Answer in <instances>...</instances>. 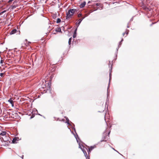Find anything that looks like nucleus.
<instances>
[{
  "label": "nucleus",
  "instance_id": "bb28decb",
  "mask_svg": "<svg viewBox=\"0 0 159 159\" xmlns=\"http://www.w3.org/2000/svg\"><path fill=\"white\" fill-rule=\"evenodd\" d=\"M34 110H35V111H34V112H35V114L36 115L40 116H43L42 115L40 114L39 113H38V110H37V109H36L34 108Z\"/></svg>",
  "mask_w": 159,
  "mask_h": 159
},
{
  "label": "nucleus",
  "instance_id": "13d9d810",
  "mask_svg": "<svg viewBox=\"0 0 159 159\" xmlns=\"http://www.w3.org/2000/svg\"><path fill=\"white\" fill-rule=\"evenodd\" d=\"M56 120H57V121H61V120H60V118H59L58 117V118H57Z\"/></svg>",
  "mask_w": 159,
  "mask_h": 159
},
{
  "label": "nucleus",
  "instance_id": "5fc2aeb1",
  "mask_svg": "<svg viewBox=\"0 0 159 159\" xmlns=\"http://www.w3.org/2000/svg\"><path fill=\"white\" fill-rule=\"evenodd\" d=\"M18 2L17 1H14L13 2V4H14V5H16V4Z\"/></svg>",
  "mask_w": 159,
  "mask_h": 159
},
{
  "label": "nucleus",
  "instance_id": "49530a36",
  "mask_svg": "<svg viewBox=\"0 0 159 159\" xmlns=\"http://www.w3.org/2000/svg\"><path fill=\"white\" fill-rule=\"evenodd\" d=\"M4 73H0V75L2 77H4Z\"/></svg>",
  "mask_w": 159,
  "mask_h": 159
},
{
  "label": "nucleus",
  "instance_id": "79ce46f5",
  "mask_svg": "<svg viewBox=\"0 0 159 159\" xmlns=\"http://www.w3.org/2000/svg\"><path fill=\"white\" fill-rule=\"evenodd\" d=\"M64 122L67 125H71L70 123H69V122L64 121Z\"/></svg>",
  "mask_w": 159,
  "mask_h": 159
},
{
  "label": "nucleus",
  "instance_id": "3c124183",
  "mask_svg": "<svg viewBox=\"0 0 159 159\" xmlns=\"http://www.w3.org/2000/svg\"><path fill=\"white\" fill-rule=\"evenodd\" d=\"M133 18H134V16H133L131 19H130V20L129 21V22H130L132 21L133 20Z\"/></svg>",
  "mask_w": 159,
  "mask_h": 159
},
{
  "label": "nucleus",
  "instance_id": "a19ab883",
  "mask_svg": "<svg viewBox=\"0 0 159 159\" xmlns=\"http://www.w3.org/2000/svg\"><path fill=\"white\" fill-rule=\"evenodd\" d=\"M64 118H65L66 119V121H67V122H69L70 121V120L69 119V118L66 116H65L64 117Z\"/></svg>",
  "mask_w": 159,
  "mask_h": 159
},
{
  "label": "nucleus",
  "instance_id": "dca6fc26",
  "mask_svg": "<svg viewBox=\"0 0 159 159\" xmlns=\"http://www.w3.org/2000/svg\"><path fill=\"white\" fill-rule=\"evenodd\" d=\"M109 100H106V102H105V109L106 110V108H107V110H106V111H107L108 110V106L109 103Z\"/></svg>",
  "mask_w": 159,
  "mask_h": 159
},
{
  "label": "nucleus",
  "instance_id": "864d4df0",
  "mask_svg": "<svg viewBox=\"0 0 159 159\" xmlns=\"http://www.w3.org/2000/svg\"><path fill=\"white\" fill-rule=\"evenodd\" d=\"M86 17V16H84V17L80 19V20H81L82 21Z\"/></svg>",
  "mask_w": 159,
  "mask_h": 159
},
{
  "label": "nucleus",
  "instance_id": "2f4dec72",
  "mask_svg": "<svg viewBox=\"0 0 159 159\" xmlns=\"http://www.w3.org/2000/svg\"><path fill=\"white\" fill-rule=\"evenodd\" d=\"M73 125H70V126H71V128L73 129L75 132H76V130L75 128V125L74 124H73Z\"/></svg>",
  "mask_w": 159,
  "mask_h": 159
},
{
  "label": "nucleus",
  "instance_id": "37998d69",
  "mask_svg": "<svg viewBox=\"0 0 159 159\" xmlns=\"http://www.w3.org/2000/svg\"><path fill=\"white\" fill-rule=\"evenodd\" d=\"M80 41V39H76L75 41V43L76 44V43H78Z\"/></svg>",
  "mask_w": 159,
  "mask_h": 159
},
{
  "label": "nucleus",
  "instance_id": "7c9ffc66",
  "mask_svg": "<svg viewBox=\"0 0 159 159\" xmlns=\"http://www.w3.org/2000/svg\"><path fill=\"white\" fill-rule=\"evenodd\" d=\"M5 143L4 144H2L1 145L2 146H8L9 145V143H8V142H5Z\"/></svg>",
  "mask_w": 159,
  "mask_h": 159
},
{
  "label": "nucleus",
  "instance_id": "ddd939ff",
  "mask_svg": "<svg viewBox=\"0 0 159 159\" xmlns=\"http://www.w3.org/2000/svg\"><path fill=\"white\" fill-rule=\"evenodd\" d=\"M57 68V66H53L52 67H51L50 68V72L49 73H55V71L56 70V69Z\"/></svg>",
  "mask_w": 159,
  "mask_h": 159
},
{
  "label": "nucleus",
  "instance_id": "9b49d317",
  "mask_svg": "<svg viewBox=\"0 0 159 159\" xmlns=\"http://www.w3.org/2000/svg\"><path fill=\"white\" fill-rule=\"evenodd\" d=\"M72 16L70 12V10H68V11L66 12V20H69L71 17Z\"/></svg>",
  "mask_w": 159,
  "mask_h": 159
},
{
  "label": "nucleus",
  "instance_id": "473e14b6",
  "mask_svg": "<svg viewBox=\"0 0 159 159\" xmlns=\"http://www.w3.org/2000/svg\"><path fill=\"white\" fill-rule=\"evenodd\" d=\"M3 2V1L2 0V1H0V7L1 8H2V7L4 6V5H5V3H3V4H2V2Z\"/></svg>",
  "mask_w": 159,
  "mask_h": 159
},
{
  "label": "nucleus",
  "instance_id": "cd10ccee",
  "mask_svg": "<svg viewBox=\"0 0 159 159\" xmlns=\"http://www.w3.org/2000/svg\"><path fill=\"white\" fill-rule=\"evenodd\" d=\"M17 7L18 5H14L13 4L11 6V9L13 10Z\"/></svg>",
  "mask_w": 159,
  "mask_h": 159
},
{
  "label": "nucleus",
  "instance_id": "bf43d9fd",
  "mask_svg": "<svg viewBox=\"0 0 159 159\" xmlns=\"http://www.w3.org/2000/svg\"><path fill=\"white\" fill-rule=\"evenodd\" d=\"M120 47V46H118V47H117V48H116V51H118V49H119V48Z\"/></svg>",
  "mask_w": 159,
  "mask_h": 159
},
{
  "label": "nucleus",
  "instance_id": "e2e57ef3",
  "mask_svg": "<svg viewBox=\"0 0 159 159\" xmlns=\"http://www.w3.org/2000/svg\"><path fill=\"white\" fill-rule=\"evenodd\" d=\"M104 111V110H102V111H98V112H102Z\"/></svg>",
  "mask_w": 159,
  "mask_h": 159
},
{
  "label": "nucleus",
  "instance_id": "f3484780",
  "mask_svg": "<svg viewBox=\"0 0 159 159\" xmlns=\"http://www.w3.org/2000/svg\"><path fill=\"white\" fill-rule=\"evenodd\" d=\"M18 32L16 29L14 28L10 32V35L13 34L15 33Z\"/></svg>",
  "mask_w": 159,
  "mask_h": 159
},
{
  "label": "nucleus",
  "instance_id": "338daca9",
  "mask_svg": "<svg viewBox=\"0 0 159 159\" xmlns=\"http://www.w3.org/2000/svg\"><path fill=\"white\" fill-rule=\"evenodd\" d=\"M91 1H89L88 2V4H89V3H90L91 2Z\"/></svg>",
  "mask_w": 159,
  "mask_h": 159
},
{
  "label": "nucleus",
  "instance_id": "09e8293b",
  "mask_svg": "<svg viewBox=\"0 0 159 159\" xmlns=\"http://www.w3.org/2000/svg\"><path fill=\"white\" fill-rule=\"evenodd\" d=\"M69 50H68L67 51V50H66L63 53V55H64L65 53L66 52H69Z\"/></svg>",
  "mask_w": 159,
  "mask_h": 159
},
{
  "label": "nucleus",
  "instance_id": "39448f33",
  "mask_svg": "<svg viewBox=\"0 0 159 159\" xmlns=\"http://www.w3.org/2000/svg\"><path fill=\"white\" fill-rule=\"evenodd\" d=\"M67 127L68 128L70 129V132L71 133L74 135V137H75V139H76V141H77H77H78L79 140H80L81 142H83L80 140V137H79V136H78V134H77L76 132H76H75V133L73 131H72L69 128V127L68 126H67Z\"/></svg>",
  "mask_w": 159,
  "mask_h": 159
},
{
  "label": "nucleus",
  "instance_id": "052dcab7",
  "mask_svg": "<svg viewBox=\"0 0 159 159\" xmlns=\"http://www.w3.org/2000/svg\"><path fill=\"white\" fill-rule=\"evenodd\" d=\"M110 133H111V131L110 130V131H109L108 132V134H107V135H108V136H109V135H110Z\"/></svg>",
  "mask_w": 159,
  "mask_h": 159
},
{
  "label": "nucleus",
  "instance_id": "ea45409f",
  "mask_svg": "<svg viewBox=\"0 0 159 159\" xmlns=\"http://www.w3.org/2000/svg\"><path fill=\"white\" fill-rule=\"evenodd\" d=\"M7 10H5L1 12L0 13V16L2 14L6 12Z\"/></svg>",
  "mask_w": 159,
  "mask_h": 159
},
{
  "label": "nucleus",
  "instance_id": "774afa93",
  "mask_svg": "<svg viewBox=\"0 0 159 159\" xmlns=\"http://www.w3.org/2000/svg\"><path fill=\"white\" fill-rule=\"evenodd\" d=\"M24 156L23 155H22L21 157H20L22 159H23V158H24Z\"/></svg>",
  "mask_w": 159,
  "mask_h": 159
},
{
  "label": "nucleus",
  "instance_id": "de8ad7c7",
  "mask_svg": "<svg viewBox=\"0 0 159 159\" xmlns=\"http://www.w3.org/2000/svg\"><path fill=\"white\" fill-rule=\"evenodd\" d=\"M107 138L106 135L105 136H103L102 139H103L104 140H106V139Z\"/></svg>",
  "mask_w": 159,
  "mask_h": 159
},
{
  "label": "nucleus",
  "instance_id": "20e7f679",
  "mask_svg": "<svg viewBox=\"0 0 159 159\" xmlns=\"http://www.w3.org/2000/svg\"><path fill=\"white\" fill-rule=\"evenodd\" d=\"M0 139L2 142H8V143H11V139L10 137L8 136V134L6 136Z\"/></svg>",
  "mask_w": 159,
  "mask_h": 159
},
{
  "label": "nucleus",
  "instance_id": "c85d7f7f",
  "mask_svg": "<svg viewBox=\"0 0 159 159\" xmlns=\"http://www.w3.org/2000/svg\"><path fill=\"white\" fill-rule=\"evenodd\" d=\"M118 51H116L115 52V58L114 59V60L115 61H116V60L117 59V54H118Z\"/></svg>",
  "mask_w": 159,
  "mask_h": 159
},
{
  "label": "nucleus",
  "instance_id": "4c0bfd02",
  "mask_svg": "<svg viewBox=\"0 0 159 159\" xmlns=\"http://www.w3.org/2000/svg\"><path fill=\"white\" fill-rule=\"evenodd\" d=\"M72 10V11H73L75 13L76 12H77L78 10V9H70Z\"/></svg>",
  "mask_w": 159,
  "mask_h": 159
},
{
  "label": "nucleus",
  "instance_id": "f257e3e1",
  "mask_svg": "<svg viewBox=\"0 0 159 159\" xmlns=\"http://www.w3.org/2000/svg\"><path fill=\"white\" fill-rule=\"evenodd\" d=\"M32 100H29V102H24L22 103L23 107L25 108V109H29L30 107L32 108V102L34 100H33L32 101Z\"/></svg>",
  "mask_w": 159,
  "mask_h": 159
},
{
  "label": "nucleus",
  "instance_id": "0eeeda50",
  "mask_svg": "<svg viewBox=\"0 0 159 159\" xmlns=\"http://www.w3.org/2000/svg\"><path fill=\"white\" fill-rule=\"evenodd\" d=\"M67 127L68 128L70 129V132L71 133L74 135V137H75V139H76V141H77H77H78L79 140H80L81 142H83L80 140V137H79V136H78V134H77L76 132H76H75V133L73 131H72L69 128V127L68 126H67Z\"/></svg>",
  "mask_w": 159,
  "mask_h": 159
},
{
  "label": "nucleus",
  "instance_id": "e433bc0d",
  "mask_svg": "<svg viewBox=\"0 0 159 159\" xmlns=\"http://www.w3.org/2000/svg\"><path fill=\"white\" fill-rule=\"evenodd\" d=\"M61 20L60 18H57V21H56V23H59L61 22Z\"/></svg>",
  "mask_w": 159,
  "mask_h": 159
},
{
  "label": "nucleus",
  "instance_id": "393cba45",
  "mask_svg": "<svg viewBox=\"0 0 159 159\" xmlns=\"http://www.w3.org/2000/svg\"><path fill=\"white\" fill-rule=\"evenodd\" d=\"M81 22L82 21L80 19L78 20V21L76 22V25H77V28H78Z\"/></svg>",
  "mask_w": 159,
  "mask_h": 159
},
{
  "label": "nucleus",
  "instance_id": "9d476101",
  "mask_svg": "<svg viewBox=\"0 0 159 159\" xmlns=\"http://www.w3.org/2000/svg\"><path fill=\"white\" fill-rule=\"evenodd\" d=\"M112 64L111 65V68L109 69V82L108 83V87L107 89H108L109 85L110 84V80L111 79V76H112V74H111V72H112Z\"/></svg>",
  "mask_w": 159,
  "mask_h": 159
},
{
  "label": "nucleus",
  "instance_id": "c9c22d12",
  "mask_svg": "<svg viewBox=\"0 0 159 159\" xmlns=\"http://www.w3.org/2000/svg\"><path fill=\"white\" fill-rule=\"evenodd\" d=\"M36 115L35 114V112L34 113L31 115V116L30 118V119H31L33 118L35 116V115Z\"/></svg>",
  "mask_w": 159,
  "mask_h": 159
},
{
  "label": "nucleus",
  "instance_id": "8fccbe9b",
  "mask_svg": "<svg viewBox=\"0 0 159 159\" xmlns=\"http://www.w3.org/2000/svg\"><path fill=\"white\" fill-rule=\"evenodd\" d=\"M95 5L97 6H99L100 5V3H96L95 4Z\"/></svg>",
  "mask_w": 159,
  "mask_h": 159
},
{
  "label": "nucleus",
  "instance_id": "6e6552de",
  "mask_svg": "<svg viewBox=\"0 0 159 159\" xmlns=\"http://www.w3.org/2000/svg\"><path fill=\"white\" fill-rule=\"evenodd\" d=\"M77 142L79 145V148H80L83 152L86 151V150L84 148L83 145L81 143H84L83 142H82L80 140H79L78 141L77 140Z\"/></svg>",
  "mask_w": 159,
  "mask_h": 159
},
{
  "label": "nucleus",
  "instance_id": "5701e85b",
  "mask_svg": "<svg viewBox=\"0 0 159 159\" xmlns=\"http://www.w3.org/2000/svg\"><path fill=\"white\" fill-rule=\"evenodd\" d=\"M72 37H70V38L69 39V40H68V45H69V49L70 48V47H71V46H70V45L71 44V41H72Z\"/></svg>",
  "mask_w": 159,
  "mask_h": 159
},
{
  "label": "nucleus",
  "instance_id": "6ab92c4d",
  "mask_svg": "<svg viewBox=\"0 0 159 159\" xmlns=\"http://www.w3.org/2000/svg\"><path fill=\"white\" fill-rule=\"evenodd\" d=\"M83 153L84 154L85 157L86 158V159H90V156L89 155V154H87V153L86 151L84 152Z\"/></svg>",
  "mask_w": 159,
  "mask_h": 159
},
{
  "label": "nucleus",
  "instance_id": "6e6d98bb",
  "mask_svg": "<svg viewBox=\"0 0 159 159\" xmlns=\"http://www.w3.org/2000/svg\"><path fill=\"white\" fill-rule=\"evenodd\" d=\"M82 16V14L81 13H80L79 14H78V16L79 17H80Z\"/></svg>",
  "mask_w": 159,
  "mask_h": 159
},
{
  "label": "nucleus",
  "instance_id": "a18cd8bd",
  "mask_svg": "<svg viewBox=\"0 0 159 159\" xmlns=\"http://www.w3.org/2000/svg\"><path fill=\"white\" fill-rule=\"evenodd\" d=\"M112 148L113 150H114L115 151H116V152H117L118 154H121L117 150H116L114 148Z\"/></svg>",
  "mask_w": 159,
  "mask_h": 159
},
{
  "label": "nucleus",
  "instance_id": "4468645a",
  "mask_svg": "<svg viewBox=\"0 0 159 159\" xmlns=\"http://www.w3.org/2000/svg\"><path fill=\"white\" fill-rule=\"evenodd\" d=\"M12 113H11L10 112H7V115H8L10 116V118H12L13 119H15V117L14 116H13L14 115V111H12Z\"/></svg>",
  "mask_w": 159,
  "mask_h": 159
},
{
  "label": "nucleus",
  "instance_id": "b1692460",
  "mask_svg": "<svg viewBox=\"0 0 159 159\" xmlns=\"http://www.w3.org/2000/svg\"><path fill=\"white\" fill-rule=\"evenodd\" d=\"M50 73L51 74L50 76V79L51 80H52L54 75H55L56 73Z\"/></svg>",
  "mask_w": 159,
  "mask_h": 159
},
{
  "label": "nucleus",
  "instance_id": "58836bf2",
  "mask_svg": "<svg viewBox=\"0 0 159 159\" xmlns=\"http://www.w3.org/2000/svg\"><path fill=\"white\" fill-rule=\"evenodd\" d=\"M69 10H70V12L71 16L74 15L75 13L73 11H71L72 10L70 9Z\"/></svg>",
  "mask_w": 159,
  "mask_h": 159
},
{
  "label": "nucleus",
  "instance_id": "412c9836",
  "mask_svg": "<svg viewBox=\"0 0 159 159\" xmlns=\"http://www.w3.org/2000/svg\"><path fill=\"white\" fill-rule=\"evenodd\" d=\"M44 81L45 83H44V82L43 81V83H42V84L41 85V87L43 89H44L45 88H46V89L47 88L46 87V81L45 80H44Z\"/></svg>",
  "mask_w": 159,
  "mask_h": 159
},
{
  "label": "nucleus",
  "instance_id": "72a5a7b5",
  "mask_svg": "<svg viewBox=\"0 0 159 159\" xmlns=\"http://www.w3.org/2000/svg\"><path fill=\"white\" fill-rule=\"evenodd\" d=\"M57 17V14L55 13V14H53L52 15V17L54 19H56Z\"/></svg>",
  "mask_w": 159,
  "mask_h": 159
},
{
  "label": "nucleus",
  "instance_id": "603ef678",
  "mask_svg": "<svg viewBox=\"0 0 159 159\" xmlns=\"http://www.w3.org/2000/svg\"><path fill=\"white\" fill-rule=\"evenodd\" d=\"M107 140H104L102 139V140H101L100 141V142H106Z\"/></svg>",
  "mask_w": 159,
  "mask_h": 159
},
{
  "label": "nucleus",
  "instance_id": "f704fd0d",
  "mask_svg": "<svg viewBox=\"0 0 159 159\" xmlns=\"http://www.w3.org/2000/svg\"><path fill=\"white\" fill-rule=\"evenodd\" d=\"M123 39L122 38L120 41V42L119 43L118 46H120V47H121V44H122V42L123 41Z\"/></svg>",
  "mask_w": 159,
  "mask_h": 159
},
{
  "label": "nucleus",
  "instance_id": "4d7b16f0",
  "mask_svg": "<svg viewBox=\"0 0 159 159\" xmlns=\"http://www.w3.org/2000/svg\"><path fill=\"white\" fill-rule=\"evenodd\" d=\"M4 62V61L3 60H2V59H1V60L0 61V63L1 64H3Z\"/></svg>",
  "mask_w": 159,
  "mask_h": 159
},
{
  "label": "nucleus",
  "instance_id": "aec40b11",
  "mask_svg": "<svg viewBox=\"0 0 159 159\" xmlns=\"http://www.w3.org/2000/svg\"><path fill=\"white\" fill-rule=\"evenodd\" d=\"M86 2L85 1H84L82 2L80 4V8H83L84 7L86 4Z\"/></svg>",
  "mask_w": 159,
  "mask_h": 159
},
{
  "label": "nucleus",
  "instance_id": "a211bd4d",
  "mask_svg": "<svg viewBox=\"0 0 159 159\" xmlns=\"http://www.w3.org/2000/svg\"><path fill=\"white\" fill-rule=\"evenodd\" d=\"M17 138L16 137H15L13 138L12 139V140L11 141V142L10 143L15 144L17 143Z\"/></svg>",
  "mask_w": 159,
  "mask_h": 159
},
{
  "label": "nucleus",
  "instance_id": "4be33fe9",
  "mask_svg": "<svg viewBox=\"0 0 159 159\" xmlns=\"http://www.w3.org/2000/svg\"><path fill=\"white\" fill-rule=\"evenodd\" d=\"M55 31L57 32L62 33V32L61 31V28L60 27L57 28L55 29Z\"/></svg>",
  "mask_w": 159,
  "mask_h": 159
},
{
  "label": "nucleus",
  "instance_id": "7ed1b4c3",
  "mask_svg": "<svg viewBox=\"0 0 159 159\" xmlns=\"http://www.w3.org/2000/svg\"><path fill=\"white\" fill-rule=\"evenodd\" d=\"M23 110L24 111V112L29 116H31V114L34 113V111H35V110H34V109L32 111H31V109H23Z\"/></svg>",
  "mask_w": 159,
  "mask_h": 159
},
{
  "label": "nucleus",
  "instance_id": "f03ea898",
  "mask_svg": "<svg viewBox=\"0 0 159 159\" xmlns=\"http://www.w3.org/2000/svg\"><path fill=\"white\" fill-rule=\"evenodd\" d=\"M51 81L52 80H50L48 81H47V82H48L47 83L48 84V85L47 87V88H46V89L43 90L44 93L48 92L49 93H51Z\"/></svg>",
  "mask_w": 159,
  "mask_h": 159
},
{
  "label": "nucleus",
  "instance_id": "f8f14e48",
  "mask_svg": "<svg viewBox=\"0 0 159 159\" xmlns=\"http://www.w3.org/2000/svg\"><path fill=\"white\" fill-rule=\"evenodd\" d=\"M7 134V132L5 131H2L0 133V139H1L2 138L6 136Z\"/></svg>",
  "mask_w": 159,
  "mask_h": 159
},
{
  "label": "nucleus",
  "instance_id": "c756f323",
  "mask_svg": "<svg viewBox=\"0 0 159 159\" xmlns=\"http://www.w3.org/2000/svg\"><path fill=\"white\" fill-rule=\"evenodd\" d=\"M129 32V30L126 29V31L122 34V35L124 36L125 34H126V35H128Z\"/></svg>",
  "mask_w": 159,
  "mask_h": 159
},
{
  "label": "nucleus",
  "instance_id": "2eb2a0df",
  "mask_svg": "<svg viewBox=\"0 0 159 159\" xmlns=\"http://www.w3.org/2000/svg\"><path fill=\"white\" fill-rule=\"evenodd\" d=\"M78 28L77 27H76L74 31V33L73 34V38H75L76 37L77 33V30Z\"/></svg>",
  "mask_w": 159,
  "mask_h": 159
},
{
  "label": "nucleus",
  "instance_id": "423d86ee",
  "mask_svg": "<svg viewBox=\"0 0 159 159\" xmlns=\"http://www.w3.org/2000/svg\"><path fill=\"white\" fill-rule=\"evenodd\" d=\"M67 127L68 128L70 129V132L71 133L74 135V137H75V139H76V141H77H77H78L79 140H80L81 142H83L80 140V137H79V136H78V134H77L76 132H76H75V133L73 131H72L69 128V127L68 126H67Z\"/></svg>",
  "mask_w": 159,
  "mask_h": 159
},
{
  "label": "nucleus",
  "instance_id": "1a4fd4ad",
  "mask_svg": "<svg viewBox=\"0 0 159 159\" xmlns=\"http://www.w3.org/2000/svg\"><path fill=\"white\" fill-rule=\"evenodd\" d=\"M96 147V145H94L93 146H91L90 147V148H86V149L89 154L92 150H93L94 148Z\"/></svg>",
  "mask_w": 159,
  "mask_h": 159
},
{
  "label": "nucleus",
  "instance_id": "0e129e2a",
  "mask_svg": "<svg viewBox=\"0 0 159 159\" xmlns=\"http://www.w3.org/2000/svg\"><path fill=\"white\" fill-rule=\"evenodd\" d=\"M11 106L12 107H14V104L13 102L11 103Z\"/></svg>",
  "mask_w": 159,
  "mask_h": 159
},
{
  "label": "nucleus",
  "instance_id": "69168bd1",
  "mask_svg": "<svg viewBox=\"0 0 159 159\" xmlns=\"http://www.w3.org/2000/svg\"><path fill=\"white\" fill-rule=\"evenodd\" d=\"M14 0H9L8 1V2H12V1H14Z\"/></svg>",
  "mask_w": 159,
  "mask_h": 159
},
{
  "label": "nucleus",
  "instance_id": "c03bdc74",
  "mask_svg": "<svg viewBox=\"0 0 159 159\" xmlns=\"http://www.w3.org/2000/svg\"><path fill=\"white\" fill-rule=\"evenodd\" d=\"M7 101L11 104L13 102V100H8Z\"/></svg>",
  "mask_w": 159,
  "mask_h": 159
},
{
  "label": "nucleus",
  "instance_id": "680f3d73",
  "mask_svg": "<svg viewBox=\"0 0 159 159\" xmlns=\"http://www.w3.org/2000/svg\"><path fill=\"white\" fill-rule=\"evenodd\" d=\"M129 22L128 23V24H127V28H129Z\"/></svg>",
  "mask_w": 159,
  "mask_h": 159
},
{
  "label": "nucleus",
  "instance_id": "a878e982",
  "mask_svg": "<svg viewBox=\"0 0 159 159\" xmlns=\"http://www.w3.org/2000/svg\"><path fill=\"white\" fill-rule=\"evenodd\" d=\"M14 114L16 115L15 117H16L15 118H17V119H20L21 117L20 116H19L18 115V113L17 112H14Z\"/></svg>",
  "mask_w": 159,
  "mask_h": 159
}]
</instances>
